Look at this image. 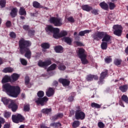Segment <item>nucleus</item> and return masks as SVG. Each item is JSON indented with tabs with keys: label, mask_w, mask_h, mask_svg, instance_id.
<instances>
[{
	"label": "nucleus",
	"mask_w": 128,
	"mask_h": 128,
	"mask_svg": "<svg viewBox=\"0 0 128 128\" xmlns=\"http://www.w3.org/2000/svg\"><path fill=\"white\" fill-rule=\"evenodd\" d=\"M18 15V8H14L12 9L10 16L12 18H16Z\"/></svg>",
	"instance_id": "aec40b11"
},
{
	"label": "nucleus",
	"mask_w": 128,
	"mask_h": 128,
	"mask_svg": "<svg viewBox=\"0 0 128 128\" xmlns=\"http://www.w3.org/2000/svg\"><path fill=\"white\" fill-rule=\"evenodd\" d=\"M14 72V68H10V67H8V68H4V70H3V72Z\"/></svg>",
	"instance_id": "c85d7f7f"
},
{
	"label": "nucleus",
	"mask_w": 128,
	"mask_h": 128,
	"mask_svg": "<svg viewBox=\"0 0 128 128\" xmlns=\"http://www.w3.org/2000/svg\"><path fill=\"white\" fill-rule=\"evenodd\" d=\"M50 64H52V59H50V58L47 59L44 62L39 60L38 63V66L40 68H46L48 66H50Z\"/></svg>",
	"instance_id": "0eeeda50"
},
{
	"label": "nucleus",
	"mask_w": 128,
	"mask_h": 128,
	"mask_svg": "<svg viewBox=\"0 0 128 128\" xmlns=\"http://www.w3.org/2000/svg\"><path fill=\"white\" fill-rule=\"evenodd\" d=\"M20 75L16 73H14L12 75H11V78L12 80H18L20 78Z\"/></svg>",
	"instance_id": "5701e85b"
},
{
	"label": "nucleus",
	"mask_w": 128,
	"mask_h": 128,
	"mask_svg": "<svg viewBox=\"0 0 128 128\" xmlns=\"http://www.w3.org/2000/svg\"><path fill=\"white\" fill-rule=\"evenodd\" d=\"M8 81L2 80L3 84V92H6L8 96L12 98H18V94H20V88L18 86H12L10 84L6 83Z\"/></svg>",
	"instance_id": "f03ea898"
},
{
	"label": "nucleus",
	"mask_w": 128,
	"mask_h": 128,
	"mask_svg": "<svg viewBox=\"0 0 128 128\" xmlns=\"http://www.w3.org/2000/svg\"><path fill=\"white\" fill-rule=\"evenodd\" d=\"M50 126H54V128H56L57 126H62V124L60 123V122H54L50 124Z\"/></svg>",
	"instance_id": "09e8293b"
},
{
	"label": "nucleus",
	"mask_w": 128,
	"mask_h": 128,
	"mask_svg": "<svg viewBox=\"0 0 128 128\" xmlns=\"http://www.w3.org/2000/svg\"><path fill=\"white\" fill-rule=\"evenodd\" d=\"M101 8L104 10H108V5L105 2H102L99 4Z\"/></svg>",
	"instance_id": "6ab92c4d"
},
{
	"label": "nucleus",
	"mask_w": 128,
	"mask_h": 128,
	"mask_svg": "<svg viewBox=\"0 0 128 128\" xmlns=\"http://www.w3.org/2000/svg\"><path fill=\"white\" fill-rule=\"evenodd\" d=\"M6 0H0V6L2 8H6Z\"/></svg>",
	"instance_id": "37998d69"
},
{
	"label": "nucleus",
	"mask_w": 128,
	"mask_h": 128,
	"mask_svg": "<svg viewBox=\"0 0 128 128\" xmlns=\"http://www.w3.org/2000/svg\"><path fill=\"white\" fill-rule=\"evenodd\" d=\"M90 32H92V30H84V31H80L78 33V36H84L86 34H90Z\"/></svg>",
	"instance_id": "a878e982"
},
{
	"label": "nucleus",
	"mask_w": 128,
	"mask_h": 128,
	"mask_svg": "<svg viewBox=\"0 0 128 128\" xmlns=\"http://www.w3.org/2000/svg\"><path fill=\"white\" fill-rule=\"evenodd\" d=\"M22 28L26 32H28L30 28V26L28 24H25L22 26Z\"/></svg>",
	"instance_id": "de8ad7c7"
},
{
	"label": "nucleus",
	"mask_w": 128,
	"mask_h": 128,
	"mask_svg": "<svg viewBox=\"0 0 128 128\" xmlns=\"http://www.w3.org/2000/svg\"><path fill=\"white\" fill-rule=\"evenodd\" d=\"M112 14H110L108 16V20H114V18H112Z\"/></svg>",
	"instance_id": "774afa93"
},
{
	"label": "nucleus",
	"mask_w": 128,
	"mask_h": 128,
	"mask_svg": "<svg viewBox=\"0 0 128 128\" xmlns=\"http://www.w3.org/2000/svg\"><path fill=\"white\" fill-rule=\"evenodd\" d=\"M85 52L86 50H84V49L82 48H80L78 50V56L80 58L86 56V54L84 53Z\"/></svg>",
	"instance_id": "2eb2a0df"
},
{
	"label": "nucleus",
	"mask_w": 128,
	"mask_h": 128,
	"mask_svg": "<svg viewBox=\"0 0 128 128\" xmlns=\"http://www.w3.org/2000/svg\"><path fill=\"white\" fill-rule=\"evenodd\" d=\"M92 108H100L101 106L98 104L92 102L91 104Z\"/></svg>",
	"instance_id": "e433bc0d"
},
{
	"label": "nucleus",
	"mask_w": 128,
	"mask_h": 128,
	"mask_svg": "<svg viewBox=\"0 0 128 128\" xmlns=\"http://www.w3.org/2000/svg\"><path fill=\"white\" fill-rule=\"evenodd\" d=\"M58 68L60 70H65L66 67V66L61 63L59 64Z\"/></svg>",
	"instance_id": "58836bf2"
},
{
	"label": "nucleus",
	"mask_w": 128,
	"mask_h": 128,
	"mask_svg": "<svg viewBox=\"0 0 128 128\" xmlns=\"http://www.w3.org/2000/svg\"><path fill=\"white\" fill-rule=\"evenodd\" d=\"M112 59L110 57H107L104 59V61L106 64H110V62H112Z\"/></svg>",
	"instance_id": "8fccbe9b"
},
{
	"label": "nucleus",
	"mask_w": 128,
	"mask_h": 128,
	"mask_svg": "<svg viewBox=\"0 0 128 128\" xmlns=\"http://www.w3.org/2000/svg\"><path fill=\"white\" fill-rule=\"evenodd\" d=\"M58 84L57 81H54L53 82V86H58Z\"/></svg>",
	"instance_id": "69168bd1"
},
{
	"label": "nucleus",
	"mask_w": 128,
	"mask_h": 128,
	"mask_svg": "<svg viewBox=\"0 0 128 128\" xmlns=\"http://www.w3.org/2000/svg\"><path fill=\"white\" fill-rule=\"evenodd\" d=\"M120 90L122 91V92H126L128 90V85H124V86H120Z\"/></svg>",
	"instance_id": "f704fd0d"
},
{
	"label": "nucleus",
	"mask_w": 128,
	"mask_h": 128,
	"mask_svg": "<svg viewBox=\"0 0 128 128\" xmlns=\"http://www.w3.org/2000/svg\"><path fill=\"white\" fill-rule=\"evenodd\" d=\"M10 124H4V128H10Z\"/></svg>",
	"instance_id": "e2e57ef3"
},
{
	"label": "nucleus",
	"mask_w": 128,
	"mask_h": 128,
	"mask_svg": "<svg viewBox=\"0 0 128 128\" xmlns=\"http://www.w3.org/2000/svg\"><path fill=\"white\" fill-rule=\"evenodd\" d=\"M98 128H104V123L102 122H98Z\"/></svg>",
	"instance_id": "bf43d9fd"
},
{
	"label": "nucleus",
	"mask_w": 128,
	"mask_h": 128,
	"mask_svg": "<svg viewBox=\"0 0 128 128\" xmlns=\"http://www.w3.org/2000/svg\"><path fill=\"white\" fill-rule=\"evenodd\" d=\"M50 24H52L54 26H62V19L58 17H51L50 19Z\"/></svg>",
	"instance_id": "20e7f679"
},
{
	"label": "nucleus",
	"mask_w": 128,
	"mask_h": 128,
	"mask_svg": "<svg viewBox=\"0 0 128 128\" xmlns=\"http://www.w3.org/2000/svg\"><path fill=\"white\" fill-rule=\"evenodd\" d=\"M62 116H64V114H59L57 115H55L53 117V120H56L60 118H62Z\"/></svg>",
	"instance_id": "4c0bfd02"
},
{
	"label": "nucleus",
	"mask_w": 128,
	"mask_h": 128,
	"mask_svg": "<svg viewBox=\"0 0 128 128\" xmlns=\"http://www.w3.org/2000/svg\"><path fill=\"white\" fill-rule=\"evenodd\" d=\"M32 46V42L22 38L18 41V48L20 54H24L25 58L30 60L32 58V51L30 49Z\"/></svg>",
	"instance_id": "f257e3e1"
},
{
	"label": "nucleus",
	"mask_w": 128,
	"mask_h": 128,
	"mask_svg": "<svg viewBox=\"0 0 128 128\" xmlns=\"http://www.w3.org/2000/svg\"><path fill=\"white\" fill-rule=\"evenodd\" d=\"M30 110V104H26L24 106V112H29Z\"/></svg>",
	"instance_id": "79ce46f5"
},
{
	"label": "nucleus",
	"mask_w": 128,
	"mask_h": 128,
	"mask_svg": "<svg viewBox=\"0 0 128 128\" xmlns=\"http://www.w3.org/2000/svg\"><path fill=\"white\" fill-rule=\"evenodd\" d=\"M80 126V122L78 120L74 121L72 123V126L74 128H76Z\"/></svg>",
	"instance_id": "a19ab883"
},
{
	"label": "nucleus",
	"mask_w": 128,
	"mask_h": 128,
	"mask_svg": "<svg viewBox=\"0 0 128 128\" xmlns=\"http://www.w3.org/2000/svg\"><path fill=\"white\" fill-rule=\"evenodd\" d=\"M58 32H56L55 34V37L54 38L58 39L60 38H65L68 36V32L64 30L61 31L60 32V28H58Z\"/></svg>",
	"instance_id": "1a4fd4ad"
},
{
	"label": "nucleus",
	"mask_w": 128,
	"mask_h": 128,
	"mask_svg": "<svg viewBox=\"0 0 128 128\" xmlns=\"http://www.w3.org/2000/svg\"><path fill=\"white\" fill-rule=\"evenodd\" d=\"M36 33V31L32 29H30L28 31V36H34V34Z\"/></svg>",
	"instance_id": "c9c22d12"
},
{
	"label": "nucleus",
	"mask_w": 128,
	"mask_h": 128,
	"mask_svg": "<svg viewBox=\"0 0 128 128\" xmlns=\"http://www.w3.org/2000/svg\"><path fill=\"white\" fill-rule=\"evenodd\" d=\"M102 50H106L108 48V42H102L100 45Z\"/></svg>",
	"instance_id": "cd10ccee"
},
{
	"label": "nucleus",
	"mask_w": 128,
	"mask_h": 128,
	"mask_svg": "<svg viewBox=\"0 0 128 128\" xmlns=\"http://www.w3.org/2000/svg\"><path fill=\"white\" fill-rule=\"evenodd\" d=\"M116 8V4L114 3L110 2L109 4V8L110 10H112Z\"/></svg>",
	"instance_id": "603ef678"
},
{
	"label": "nucleus",
	"mask_w": 128,
	"mask_h": 128,
	"mask_svg": "<svg viewBox=\"0 0 128 128\" xmlns=\"http://www.w3.org/2000/svg\"><path fill=\"white\" fill-rule=\"evenodd\" d=\"M41 46L44 50H48L50 46V44L48 42H44L41 44Z\"/></svg>",
	"instance_id": "72a5a7b5"
},
{
	"label": "nucleus",
	"mask_w": 128,
	"mask_h": 128,
	"mask_svg": "<svg viewBox=\"0 0 128 128\" xmlns=\"http://www.w3.org/2000/svg\"><path fill=\"white\" fill-rule=\"evenodd\" d=\"M68 22H74V19L72 17H69L68 18Z\"/></svg>",
	"instance_id": "052dcab7"
},
{
	"label": "nucleus",
	"mask_w": 128,
	"mask_h": 128,
	"mask_svg": "<svg viewBox=\"0 0 128 128\" xmlns=\"http://www.w3.org/2000/svg\"><path fill=\"white\" fill-rule=\"evenodd\" d=\"M12 120L14 122L18 124V122H24V118L20 114H16L12 116Z\"/></svg>",
	"instance_id": "39448f33"
},
{
	"label": "nucleus",
	"mask_w": 128,
	"mask_h": 128,
	"mask_svg": "<svg viewBox=\"0 0 128 128\" xmlns=\"http://www.w3.org/2000/svg\"><path fill=\"white\" fill-rule=\"evenodd\" d=\"M81 8L83 10H86V12H90L92 10V7L90 6L88 4L82 6Z\"/></svg>",
	"instance_id": "412c9836"
},
{
	"label": "nucleus",
	"mask_w": 128,
	"mask_h": 128,
	"mask_svg": "<svg viewBox=\"0 0 128 128\" xmlns=\"http://www.w3.org/2000/svg\"><path fill=\"white\" fill-rule=\"evenodd\" d=\"M2 100L5 106H8L10 102V104L8 105V108H12V112H16V110H18V105L14 100H10L6 98H2Z\"/></svg>",
	"instance_id": "7ed1b4c3"
},
{
	"label": "nucleus",
	"mask_w": 128,
	"mask_h": 128,
	"mask_svg": "<svg viewBox=\"0 0 128 128\" xmlns=\"http://www.w3.org/2000/svg\"><path fill=\"white\" fill-rule=\"evenodd\" d=\"M91 12L95 16H98V10L97 9H93L92 10Z\"/></svg>",
	"instance_id": "864d4df0"
},
{
	"label": "nucleus",
	"mask_w": 128,
	"mask_h": 128,
	"mask_svg": "<svg viewBox=\"0 0 128 128\" xmlns=\"http://www.w3.org/2000/svg\"><path fill=\"white\" fill-rule=\"evenodd\" d=\"M102 42H109L112 40V36L108 34L106 32H102Z\"/></svg>",
	"instance_id": "9b49d317"
},
{
	"label": "nucleus",
	"mask_w": 128,
	"mask_h": 128,
	"mask_svg": "<svg viewBox=\"0 0 128 128\" xmlns=\"http://www.w3.org/2000/svg\"><path fill=\"white\" fill-rule=\"evenodd\" d=\"M25 84H26V86H28V88L30 87V81H28V80H26L25 82Z\"/></svg>",
	"instance_id": "680f3d73"
},
{
	"label": "nucleus",
	"mask_w": 128,
	"mask_h": 128,
	"mask_svg": "<svg viewBox=\"0 0 128 128\" xmlns=\"http://www.w3.org/2000/svg\"><path fill=\"white\" fill-rule=\"evenodd\" d=\"M48 100V98L46 96H44L43 98H38L35 100L36 104L41 106H44V102H46Z\"/></svg>",
	"instance_id": "f8f14e48"
},
{
	"label": "nucleus",
	"mask_w": 128,
	"mask_h": 128,
	"mask_svg": "<svg viewBox=\"0 0 128 128\" xmlns=\"http://www.w3.org/2000/svg\"><path fill=\"white\" fill-rule=\"evenodd\" d=\"M10 38H16V34L14 32H11L10 34Z\"/></svg>",
	"instance_id": "6e6d98bb"
},
{
	"label": "nucleus",
	"mask_w": 128,
	"mask_h": 128,
	"mask_svg": "<svg viewBox=\"0 0 128 128\" xmlns=\"http://www.w3.org/2000/svg\"><path fill=\"white\" fill-rule=\"evenodd\" d=\"M10 116H12L11 112H8L6 111L4 112V118H10Z\"/></svg>",
	"instance_id": "49530a36"
},
{
	"label": "nucleus",
	"mask_w": 128,
	"mask_h": 128,
	"mask_svg": "<svg viewBox=\"0 0 128 128\" xmlns=\"http://www.w3.org/2000/svg\"><path fill=\"white\" fill-rule=\"evenodd\" d=\"M4 119L2 118V117H0V124H4Z\"/></svg>",
	"instance_id": "0e129e2a"
},
{
	"label": "nucleus",
	"mask_w": 128,
	"mask_h": 128,
	"mask_svg": "<svg viewBox=\"0 0 128 128\" xmlns=\"http://www.w3.org/2000/svg\"><path fill=\"white\" fill-rule=\"evenodd\" d=\"M82 64H88V61L86 60V56L80 58Z\"/></svg>",
	"instance_id": "2f4dec72"
},
{
	"label": "nucleus",
	"mask_w": 128,
	"mask_h": 128,
	"mask_svg": "<svg viewBox=\"0 0 128 128\" xmlns=\"http://www.w3.org/2000/svg\"><path fill=\"white\" fill-rule=\"evenodd\" d=\"M64 48H62V46H56L54 48V50L56 52H62Z\"/></svg>",
	"instance_id": "7c9ffc66"
},
{
	"label": "nucleus",
	"mask_w": 128,
	"mask_h": 128,
	"mask_svg": "<svg viewBox=\"0 0 128 128\" xmlns=\"http://www.w3.org/2000/svg\"><path fill=\"white\" fill-rule=\"evenodd\" d=\"M122 60L120 58H116L114 61V64L115 66H118L122 64Z\"/></svg>",
	"instance_id": "b1692460"
},
{
	"label": "nucleus",
	"mask_w": 128,
	"mask_h": 128,
	"mask_svg": "<svg viewBox=\"0 0 128 128\" xmlns=\"http://www.w3.org/2000/svg\"><path fill=\"white\" fill-rule=\"evenodd\" d=\"M75 44H76L78 46H84V44L82 42H80L78 41L75 42Z\"/></svg>",
	"instance_id": "4d7b16f0"
},
{
	"label": "nucleus",
	"mask_w": 128,
	"mask_h": 128,
	"mask_svg": "<svg viewBox=\"0 0 128 128\" xmlns=\"http://www.w3.org/2000/svg\"><path fill=\"white\" fill-rule=\"evenodd\" d=\"M114 34L117 36H122V30L120 29V26L114 25L113 26Z\"/></svg>",
	"instance_id": "6e6552de"
},
{
	"label": "nucleus",
	"mask_w": 128,
	"mask_h": 128,
	"mask_svg": "<svg viewBox=\"0 0 128 128\" xmlns=\"http://www.w3.org/2000/svg\"><path fill=\"white\" fill-rule=\"evenodd\" d=\"M74 94H70V96H69L68 98V102H72V100H74Z\"/></svg>",
	"instance_id": "5fc2aeb1"
},
{
	"label": "nucleus",
	"mask_w": 128,
	"mask_h": 128,
	"mask_svg": "<svg viewBox=\"0 0 128 128\" xmlns=\"http://www.w3.org/2000/svg\"><path fill=\"white\" fill-rule=\"evenodd\" d=\"M32 6L35 8H42V5H40V4L36 1H34L32 2Z\"/></svg>",
	"instance_id": "393cba45"
},
{
	"label": "nucleus",
	"mask_w": 128,
	"mask_h": 128,
	"mask_svg": "<svg viewBox=\"0 0 128 128\" xmlns=\"http://www.w3.org/2000/svg\"><path fill=\"white\" fill-rule=\"evenodd\" d=\"M108 70H104V71L100 74V80H104V78L108 76Z\"/></svg>",
	"instance_id": "dca6fc26"
},
{
	"label": "nucleus",
	"mask_w": 128,
	"mask_h": 128,
	"mask_svg": "<svg viewBox=\"0 0 128 128\" xmlns=\"http://www.w3.org/2000/svg\"><path fill=\"white\" fill-rule=\"evenodd\" d=\"M62 40H64V42H66V44H69V46H71L72 42V38L68 36L63 37V38H62Z\"/></svg>",
	"instance_id": "a211bd4d"
},
{
	"label": "nucleus",
	"mask_w": 128,
	"mask_h": 128,
	"mask_svg": "<svg viewBox=\"0 0 128 128\" xmlns=\"http://www.w3.org/2000/svg\"><path fill=\"white\" fill-rule=\"evenodd\" d=\"M75 118L76 120H84L86 114L81 110H77L75 113Z\"/></svg>",
	"instance_id": "9d476101"
},
{
	"label": "nucleus",
	"mask_w": 128,
	"mask_h": 128,
	"mask_svg": "<svg viewBox=\"0 0 128 128\" xmlns=\"http://www.w3.org/2000/svg\"><path fill=\"white\" fill-rule=\"evenodd\" d=\"M6 28H10L12 26V22L10 20H8L6 23Z\"/></svg>",
	"instance_id": "13d9d810"
},
{
	"label": "nucleus",
	"mask_w": 128,
	"mask_h": 128,
	"mask_svg": "<svg viewBox=\"0 0 128 128\" xmlns=\"http://www.w3.org/2000/svg\"><path fill=\"white\" fill-rule=\"evenodd\" d=\"M52 112V108H44L42 110V114H50Z\"/></svg>",
	"instance_id": "c756f323"
},
{
	"label": "nucleus",
	"mask_w": 128,
	"mask_h": 128,
	"mask_svg": "<svg viewBox=\"0 0 128 128\" xmlns=\"http://www.w3.org/2000/svg\"><path fill=\"white\" fill-rule=\"evenodd\" d=\"M54 94V88H49L46 92V96L50 98Z\"/></svg>",
	"instance_id": "f3484780"
},
{
	"label": "nucleus",
	"mask_w": 128,
	"mask_h": 128,
	"mask_svg": "<svg viewBox=\"0 0 128 128\" xmlns=\"http://www.w3.org/2000/svg\"><path fill=\"white\" fill-rule=\"evenodd\" d=\"M102 32H96L94 34H92V36L94 40L98 41L102 40Z\"/></svg>",
	"instance_id": "ddd939ff"
},
{
	"label": "nucleus",
	"mask_w": 128,
	"mask_h": 128,
	"mask_svg": "<svg viewBox=\"0 0 128 128\" xmlns=\"http://www.w3.org/2000/svg\"><path fill=\"white\" fill-rule=\"evenodd\" d=\"M19 14L20 16H26V11L24 7L20 8V9L19 10Z\"/></svg>",
	"instance_id": "4be33fe9"
},
{
	"label": "nucleus",
	"mask_w": 128,
	"mask_h": 128,
	"mask_svg": "<svg viewBox=\"0 0 128 128\" xmlns=\"http://www.w3.org/2000/svg\"><path fill=\"white\" fill-rule=\"evenodd\" d=\"M46 32H52L53 34V38H55L56 32H58V28H54L52 25L48 26L45 28Z\"/></svg>",
	"instance_id": "423d86ee"
},
{
	"label": "nucleus",
	"mask_w": 128,
	"mask_h": 128,
	"mask_svg": "<svg viewBox=\"0 0 128 128\" xmlns=\"http://www.w3.org/2000/svg\"><path fill=\"white\" fill-rule=\"evenodd\" d=\"M122 100H123L124 102H126V104H128V96H126V95H123L122 96Z\"/></svg>",
	"instance_id": "c03bdc74"
},
{
	"label": "nucleus",
	"mask_w": 128,
	"mask_h": 128,
	"mask_svg": "<svg viewBox=\"0 0 128 128\" xmlns=\"http://www.w3.org/2000/svg\"><path fill=\"white\" fill-rule=\"evenodd\" d=\"M56 68V64H53L50 66L47 69V72H50L52 70H54Z\"/></svg>",
	"instance_id": "bb28decb"
},
{
	"label": "nucleus",
	"mask_w": 128,
	"mask_h": 128,
	"mask_svg": "<svg viewBox=\"0 0 128 128\" xmlns=\"http://www.w3.org/2000/svg\"><path fill=\"white\" fill-rule=\"evenodd\" d=\"M2 80H12V77L8 75H6L2 78Z\"/></svg>",
	"instance_id": "a18cd8bd"
},
{
	"label": "nucleus",
	"mask_w": 128,
	"mask_h": 128,
	"mask_svg": "<svg viewBox=\"0 0 128 128\" xmlns=\"http://www.w3.org/2000/svg\"><path fill=\"white\" fill-rule=\"evenodd\" d=\"M124 52L128 56V46L126 48Z\"/></svg>",
	"instance_id": "338daca9"
},
{
	"label": "nucleus",
	"mask_w": 128,
	"mask_h": 128,
	"mask_svg": "<svg viewBox=\"0 0 128 128\" xmlns=\"http://www.w3.org/2000/svg\"><path fill=\"white\" fill-rule=\"evenodd\" d=\"M20 62L22 66H27L28 65V61L24 58H20Z\"/></svg>",
	"instance_id": "ea45409f"
},
{
	"label": "nucleus",
	"mask_w": 128,
	"mask_h": 128,
	"mask_svg": "<svg viewBox=\"0 0 128 128\" xmlns=\"http://www.w3.org/2000/svg\"><path fill=\"white\" fill-rule=\"evenodd\" d=\"M86 80H98V75H92V74H90L86 76Z\"/></svg>",
	"instance_id": "4468645a"
},
{
	"label": "nucleus",
	"mask_w": 128,
	"mask_h": 128,
	"mask_svg": "<svg viewBox=\"0 0 128 128\" xmlns=\"http://www.w3.org/2000/svg\"><path fill=\"white\" fill-rule=\"evenodd\" d=\"M37 94L38 98H42L44 96V92L43 91H39Z\"/></svg>",
	"instance_id": "3c124183"
},
{
	"label": "nucleus",
	"mask_w": 128,
	"mask_h": 128,
	"mask_svg": "<svg viewBox=\"0 0 128 128\" xmlns=\"http://www.w3.org/2000/svg\"><path fill=\"white\" fill-rule=\"evenodd\" d=\"M60 82L62 84L63 86H70V82L68 80H60Z\"/></svg>",
	"instance_id": "473e14b6"
}]
</instances>
